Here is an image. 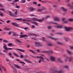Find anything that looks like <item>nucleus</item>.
Listing matches in <instances>:
<instances>
[{"label": "nucleus", "instance_id": "f257e3e1", "mask_svg": "<svg viewBox=\"0 0 73 73\" xmlns=\"http://www.w3.org/2000/svg\"><path fill=\"white\" fill-rule=\"evenodd\" d=\"M8 12H9V15H10V16H13L14 17H16V15H17V11H16L15 12L14 14H13L11 13V11H8Z\"/></svg>", "mask_w": 73, "mask_h": 73}, {"label": "nucleus", "instance_id": "f03ea898", "mask_svg": "<svg viewBox=\"0 0 73 73\" xmlns=\"http://www.w3.org/2000/svg\"><path fill=\"white\" fill-rule=\"evenodd\" d=\"M35 45L37 47H40V46H43L42 44H41L40 42H35Z\"/></svg>", "mask_w": 73, "mask_h": 73}, {"label": "nucleus", "instance_id": "7ed1b4c3", "mask_svg": "<svg viewBox=\"0 0 73 73\" xmlns=\"http://www.w3.org/2000/svg\"><path fill=\"white\" fill-rule=\"evenodd\" d=\"M33 20L34 21H39V22H42L43 20H44V18H43L42 19H38L36 18H33Z\"/></svg>", "mask_w": 73, "mask_h": 73}, {"label": "nucleus", "instance_id": "20e7f679", "mask_svg": "<svg viewBox=\"0 0 73 73\" xmlns=\"http://www.w3.org/2000/svg\"><path fill=\"white\" fill-rule=\"evenodd\" d=\"M31 57L34 58H42V61H43V60H44V58L41 56H36V57L34 56L31 55Z\"/></svg>", "mask_w": 73, "mask_h": 73}, {"label": "nucleus", "instance_id": "39448f33", "mask_svg": "<svg viewBox=\"0 0 73 73\" xmlns=\"http://www.w3.org/2000/svg\"><path fill=\"white\" fill-rule=\"evenodd\" d=\"M11 24H12L15 27H20V25H18L17 24V23H13Z\"/></svg>", "mask_w": 73, "mask_h": 73}, {"label": "nucleus", "instance_id": "423d86ee", "mask_svg": "<svg viewBox=\"0 0 73 73\" xmlns=\"http://www.w3.org/2000/svg\"><path fill=\"white\" fill-rule=\"evenodd\" d=\"M15 60H16V61H19V63H21V64H23L22 66H24V65L25 64V63L24 62L20 61V60H19V59H17Z\"/></svg>", "mask_w": 73, "mask_h": 73}, {"label": "nucleus", "instance_id": "0eeeda50", "mask_svg": "<svg viewBox=\"0 0 73 73\" xmlns=\"http://www.w3.org/2000/svg\"><path fill=\"white\" fill-rule=\"evenodd\" d=\"M24 60L25 61H26V62H28V63H29V64H32V63L31 61L25 58Z\"/></svg>", "mask_w": 73, "mask_h": 73}, {"label": "nucleus", "instance_id": "6e6552de", "mask_svg": "<svg viewBox=\"0 0 73 73\" xmlns=\"http://www.w3.org/2000/svg\"><path fill=\"white\" fill-rule=\"evenodd\" d=\"M20 38H23L24 37H27V35H21L19 36Z\"/></svg>", "mask_w": 73, "mask_h": 73}, {"label": "nucleus", "instance_id": "1a4fd4ad", "mask_svg": "<svg viewBox=\"0 0 73 73\" xmlns=\"http://www.w3.org/2000/svg\"><path fill=\"white\" fill-rule=\"evenodd\" d=\"M16 49H17V50H18V51H20L21 52H23L24 53V52H25V50H22L21 49L17 48Z\"/></svg>", "mask_w": 73, "mask_h": 73}, {"label": "nucleus", "instance_id": "9d476101", "mask_svg": "<svg viewBox=\"0 0 73 73\" xmlns=\"http://www.w3.org/2000/svg\"><path fill=\"white\" fill-rule=\"evenodd\" d=\"M15 67V68H17V69H20V66H19L16 64H14Z\"/></svg>", "mask_w": 73, "mask_h": 73}, {"label": "nucleus", "instance_id": "9b49d317", "mask_svg": "<svg viewBox=\"0 0 73 73\" xmlns=\"http://www.w3.org/2000/svg\"><path fill=\"white\" fill-rule=\"evenodd\" d=\"M50 59L52 60V61H55V58L53 56H51L50 58Z\"/></svg>", "mask_w": 73, "mask_h": 73}, {"label": "nucleus", "instance_id": "f8f14e48", "mask_svg": "<svg viewBox=\"0 0 73 73\" xmlns=\"http://www.w3.org/2000/svg\"><path fill=\"white\" fill-rule=\"evenodd\" d=\"M54 21H60V19L59 18L55 17L54 18Z\"/></svg>", "mask_w": 73, "mask_h": 73}, {"label": "nucleus", "instance_id": "ddd939ff", "mask_svg": "<svg viewBox=\"0 0 73 73\" xmlns=\"http://www.w3.org/2000/svg\"><path fill=\"white\" fill-rule=\"evenodd\" d=\"M15 40L16 41V42H19V43H20L21 44L23 43V42H22L19 39H17Z\"/></svg>", "mask_w": 73, "mask_h": 73}, {"label": "nucleus", "instance_id": "4468645a", "mask_svg": "<svg viewBox=\"0 0 73 73\" xmlns=\"http://www.w3.org/2000/svg\"><path fill=\"white\" fill-rule=\"evenodd\" d=\"M54 73H61L62 72V71H60L59 72H58V71H54L53 72Z\"/></svg>", "mask_w": 73, "mask_h": 73}, {"label": "nucleus", "instance_id": "2eb2a0df", "mask_svg": "<svg viewBox=\"0 0 73 73\" xmlns=\"http://www.w3.org/2000/svg\"><path fill=\"white\" fill-rule=\"evenodd\" d=\"M62 9L64 11V12H66V11L67 9H65V8L64 7H61Z\"/></svg>", "mask_w": 73, "mask_h": 73}, {"label": "nucleus", "instance_id": "dca6fc26", "mask_svg": "<svg viewBox=\"0 0 73 73\" xmlns=\"http://www.w3.org/2000/svg\"><path fill=\"white\" fill-rule=\"evenodd\" d=\"M35 9L33 8V7H31L29 9V10L31 11H33Z\"/></svg>", "mask_w": 73, "mask_h": 73}, {"label": "nucleus", "instance_id": "f3484780", "mask_svg": "<svg viewBox=\"0 0 73 73\" xmlns=\"http://www.w3.org/2000/svg\"><path fill=\"white\" fill-rule=\"evenodd\" d=\"M5 31H9V30H11V29L8 27V28L5 27Z\"/></svg>", "mask_w": 73, "mask_h": 73}, {"label": "nucleus", "instance_id": "a211bd4d", "mask_svg": "<svg viewBox=\"0 0 73 73\" xmlns=\"http://www.w3.org/2000/svg\"><path fill=\"white\" fill-rule=\"evenodd\" d=\"M56 28H62V26H56Z\"/></svg>", "mask_w": 73, "mask_h": 73}, {"label": "nucleus", "instance_id": "6ab92c4d", "mask_svg": "<svg viewBox=\"0 0 73 73\" xmlns=\"http://www.w3.org/2000/svg\"><path fill=\"white\" fill-rule=\"evenodd\" d=\"M3 48L5 49H6L7 50H8V48L7 47V45H5L3 46Z\"/></svg>", "mask_w": 73, "mask_h": 73}, {"label": "nucleus", "instance_id": "aec40b11", "mask_svg": "<svg viewBox=\"0 0 73 73\" xmlns=\"http://www.w3.org/2000/svg\"><path fill=\"white\" fill-rule=\"evenodd\" d=\"M33 24H35L36 26H37V25H38V23L37 22H33Z\"/></svg>", "mask_w": 73, "mask_h": 73}, {"label": "nucleus", "instance_id": "412c9836", "mask_svg": "<svg viewBox=\"0 0 73 73\" xmlns=\"http://www.w3.org/2000/svg\"><path fill=\"white\" fill-rule=\"evenodd\" d=\"M29 52H31V53H32L33 54H35V52L34 51H33V50H32L31 49H29Z\"/></svg>", "mask_w": 73, "mask_h": 73}, {"label": "nucleus", "instance_id": "4be33fe9", "mask_svg": "<svg viewBox=\"0 0 73 73\" xmlns=\"http://www.w3.org/2000/svg\"><path fill=\"white\" fill-rule=\"evenodd\" d=\"M69 60V62H71V61L73 59V57H71L69 58L68 59Z\"/></svg>", "mask_w": 73, "mask_h": 73}, {"label": "nucleus", "instance_id": "5701e85b", "mask_svg": "<svg viewBox=\"0 0 73 73\" xmlns=\"http://www.w3.org/2000/svg\"><path fill=\"white\" fill-rule=\"evenodd\" d=\"M44 9H38L37 10V12H41V11H44Z\"/></svg>", "mask_w": 73, "mask_h": 73}, {"label": "nucleus", "instance_id": "b1692460", "mask_svg": "<svg viewBox=\"0 0 73 73\" xmlns=\"http://www.w3.org/2000/svg\"><path fill=\"white\" fill-rule=\"evenodd\" d=\"M13 54L14 56H17V57H19V55H18V54H16L15 53H14Z\"/></svg>", "mask_w": 73, "mask_h": 73}, {"label": "nucleus", "instance_id": "393cba45", "mask_svg": "<svg viewBox=\"0 0 73 73\" xmlns=\"http://www.w3.org/2000/svg\"><path fill=\"white\" fill-rule=\"evenodd\" d=\"M44 60H42V59L41 58H40V59L39 60V61H38V62L39 63H41V61H44Z\"/></svg>", "mask_w": 73, "mask_h": 73}, {"label": "nucleus", "instance_id": "a878e982", "mask_svg": "<svg viewBox=\"0 0 73 73\" xmlns=\"http://www.w3.org/2000/svg\"><path fill=\"white\" fill-rule=\"evenodd\" d=\"M25 2H26L25 0H23L21 1V3H25Z\"/></svg>", "mask_w": 73, "mask_h": 73}, {"label": "nucleus", "instance_id": "bb28decb", "mask_svg": "<svg viewBox=\"0 0 73 73\" xmlns=\"http://www.w3.org/2000/svg\"><path fill=\"white\" fill-rule=\"evenodd\" d=\"M67 52L69 54H72V53L69 50H67Z\"/></svg>", "mask_w": 73, "mask_h": 73}, {"label": "nucleus", "instance_id": "cd10ccee", "mask_svg": "<svg viewBox=\"0 0 73 73\" xmlns=\"http://www.w3.org/2000/svg\"><path fill=\"white\" fill-rule=\"evenodd\" d=\"M64 40L66 41H67V42H68V40H69V39L67 38H64Z\"/></svg>", "mask_w": 73, "mask_h": 73}, {"label": "nucleus", "instance_id": "c85d7f7f", "mask_svg": "<svg viewBox=\"0 0 73 73\" xmlns=\"http://www.w3.org/2000/svg\"><path fill=\"white\" fill-rule=\"evenodd\" d=\"M16 20H18L19 21H21V20H22V19H16Z\"/></svg>", "mask_w": 73, "mask_h": 73}, {"label": "nucleus", "instance_id": "c756f323", "mask_svg": "<svg viewBox=\"0 0 73 73\" xmlns=\"http://www.w3.org/2000/svg\"><path fill=\"white\" fill-rule=\"evenodd\" d=\"M68 21H73V19H68Z\"/></svg>", "mask_w": 73, "mask_h": 73}, {"label": "nucleus", "instance_id": "7c9ffc66", "mask_svg": "<svg viewBox=\"0 0 73 73\" xmlns=\"http://www.w3.org/2000/svg\"><path fill=\"white\" fill-rule=\"evenodd\" d=\"M46 53H53V52L52 51H46Z\"/></svg>", "mask_w": 73, "mask_h": 73}, {"label": "nucleus", "instance_id": "2f4dec72", "mask_svg": "<svg viewBox=\"0 0 73 73\" xmlns=\"http://www.w3.org/2000/svg\"><path fill=\"white\" fill-rule=\"evenodd\" d=\"M8 46H12V43H9L8 44Z\"/></svg>", "mask_w": 73, "mask_h": 73}, {"label": "nucleus", "instance_id": "473e14b6", "mask_svg": "<svg viewBox=\"0 0 73 73\" xmlns=\"http://www.w3.org/2000/svg\"><path fill=\"white\" fill-rule=\"evenodd\" d=\"M13 48H7V50H12V49H13Z\"/></svg>", "mask_w": 73, "mask_h": 73}, {"label": "nucleus", "instance_id": "72a5a7b5", "mask_svg": "<svg viewBox=\"0 0 73 73\" xmlns=\"http://www.w3.org/2000/svg\"><path fill=\"white\" fill-rule=\"evenodd\" d=\"M8 54H9V56H10V57H12V53H11L9 52Z\"/></svg>", "mask_w": 73, "mask_h": 73}, {"label": "nucleus", "instance_id": "f704fd0d", "mask_svg": "<svg viewBox=\"0 0 73 73\" xmlns=\"http://www.w3.org/2000/svg\"><path fill=\"white\" fill-rule=\"evenodd\" d=\"M58 61H60V62H62V61L61 60V59L59 58H58Z\"/></svg>", "mask_w": 73, "mask_h": 73}, {"label": "nucleus", "instance_id": "c9c22d12", "mask_svg": "<svg viewBox=\"0 0 73 73\" xmlns=\"http://www.w3.org/2000/svg\"><path fill=\"white\" fill-rule=\"evenodd\" d=\"M33 4H34L35 5H37V3L36 2H34L33 3Z\"/></svg>", "mask_w": 73, "mask_h": 73}, {"label": "nucleus", "instance_id": "e433bc0d", "mask_svg": "<svg viewBox=\"0 0 73 73\" xmlns=\"http://www.w3.org/2000/svg\"><path fill=\"white\" fill-rule=\"evenodd\" d=\"M34 35V36H37V35L35 34H33L32 33H31L30 34V35Z\"/></svg>", "mask_w": 73, "mask_h": 73}, {"label": "nucleus", "instance_id": "4c0bfd02", "mask_svg": "<svg viewBox=\"0 0 73 73\" xmlns=\"http://www.w3.org/2000/svg\"><path fill=\"white\" fill-rule=\"evenodd\" d=\"M19 1V0H15L13 2L14 3H16L17 1Z\"/></svg>", "mask_w": 73, "mask_h": 73}, {"label": "nucleus", "instance_id": "58836bf2", "mask_svg": "<svg viewBox=\"0 0 73 73\" xmlns=\"http://www.w3.org/2000/svg\"><path fill=\"white\" fill-rule=\"evenodd\" d=\"M2 69H4V71L5 72H6V69H5V68H4V67H3V66H2Z\"/></svg>", "mask_w": 73, "mask_h": 73}, {"label": "nucleus", "instance_id": "ea45409f", "mask_svg": "<svg viewBox=\"0 0 73 73\" xmlns=\"http://www.w3.org/2000/svg\"><path fill=\"white\" fill-rule=\"evenodd\" d=\"M48 46H53V44H48Z\"/></svg>", "mask_w": 73, "mask_h": 73}, {"label": "nucleus", "instance_id": "a19ab883", "mask_svg": "<svg viewBox=\"0 0 73 73\" xmlns=\"http://www.w3.org/2000/svg\"><path fill=\"white\" fill-rule=\"evenodd\" d=\"M63 23H64V24H68V22L66 21L65 22H64Z\"/></svg>", "mask_w": 73, "mask_h": 73}, {"label": "nucleus", "instance_id": "79ce46f5", "mask_svg": "<svg viewBox=\"0 0 73 73\" xmlns=\"http://www.w3.org/2000/svg\"><path fill=\"white\" fill-rule=\"evenodd\" d=\"M16 8H20V6H17L16 7Z\"/></svg>", "mask_w": 73, "mask_h": 73}, {"label": "nucleus", "instance_id": "37998d69", "mask_svg": "<svg viewBox=\"0 0 73 73\" xmlns=\"http://www.w3.org/2000/svg\"><path fill=\"white\" fill-rule=\"evenodd\" d=\"M3 41L5 42H8V41L6 40H3Z\"/></svg>", "mask_w": 73, "mask_h": 73}, {"label": "nucleus", "instance_id": "c03bdc74", "mask_svg": "<svg viewBox=\"0 0 73 73\" xmlns=\"http://www.w3.org/2000/svg\"><path fill=\"white\" fill-rule=\"evenodd\" d=\"M20 58H23V57H24V56H23V55H21L20 56Z\"/></svg>", "mask_w": 73, "mask_h": 73}, {"label": "nucleus", "instance_id": "a18cd8bd", "mask_svg": "<svg viewBox=\"0 0 73 73\" xmlns=\"http://www.w3.org/2000/svg\"><path fill=\"white\" fill-rule=\"evenodd\" d=\"M36 52L37 53H40V50L39 49H38L36 50Z\"/></svg>", "mask_w": 73, "mask_h": 73}, {"label": "nucleus", "instance_id": "49530a36", "mask_svg": "<svg viewBox=\"0 0 73 73\" xmlns=\"http://www.w3.org/2000/svg\"><path fill=\"white\" fill-rule=\"evenodd\" d=\"M31 27L32 28H35V26L34 25H32Z\"/></svg>", "mask_w": 73, "mask_h": 73}, {"label": "nucleus", "instance_id": "de8ad7c7", "mask_svg": "<svg viewBox=\"0 0 73 73\" xmlns=\"http://www.w3.org/2000/svg\"><path fill=\"white\" fill-rule=\"evenodd\" d=\"M51 39H54V40H57V38H52V37H50Z\"/></svg>", "mask_w": 73, "mask_h": 73}, {"label": "nucleus", "instance_id": "09e8293b", "mask_svg": "<svg viewBox=\"0 0 73 73\" xmlns=\"http://www.w3.org/2000/svg\"><path fill=\"white\" fill-rule=\"evenodd\" d=\"M7 49H5L4 50H3V52H7Z\"/></svg>", "mask_w": 73, "mask_h": 73}, {"label": "nucleus", "instance_id": "8fccbe9b", "mask_svg": "<svg viewBox=\"0 0 73 73\" xmlns=\"http://www.w3.org/2000/svg\"><path fill=\"white\" fill-rule=\"evenodd\" d=\"M1 11H4V9H0Z\"/></svg>", "mask_w": 73, "mask_h": 73}, {"label": "nucleus", "instance_id": "3c124183", "mask_svg": "<svg viewBox=\"0 0 73 73\" xmlns=\"http://www.w3.org/2000/svg\"><path fill=\"white\" fill-rule=\"evenodd\" d=\"M37 6H38V7H41V4H38L37 5Z\"/></svg>", "mask_w": 73, "mask_h": 73}, {"label": "nucleus", "instance_id": "603ef678", "mask_svg": "<svg viewBox=\"0 0 73 73\" xmlns=\"http://www.w3.org/2000/svg\"><path fill=\"white\" fill-rule=\"evenodd\" d=\"M66 18H63L62 19V21H65V20H66Z\"/></svg>", "mask_w": 73, "mask_h": 73}, {"label": "nucleus", "instance_id": "864d4df0", "mask_svg": "<svg viewBox=\"0 0 73 73\" xmlns=\"http://www.w3.org/2000/svg\"><path fill=\"white\" fill-rule=\"evenodd\" d=\"M8 12H9L8 11H4V12H5V13H7V14H8Z\"/></svg>", "mask_w": 73, "mask_h": 73}, {"label": "nucleus", "instance_id": "5fc2aeb1", "mask_svg": "<svg viewBox=\"0 0 73 73\" xmlns=\"http://www.w3.org/2000/svg\"><path fill=\"white\" fill-rule=\"evenodd\" d=\"M0 15H1V16H3V13H1L0 14Z\"/></svg>", "mask_w": 73, "mask_h": 73}, {"label": "nucleus", "instance_id": "6e6d98bb", "mask_svg": "<svg viewBox=\"0 0 73 73\" xmlns=\"http://www.w3.org/2000/svg\"><path fill=\"white\" fill-rule=\"evenodd\" d=\"M8 35H11V32L10 31V32H9L8 33Z\"/></svg>", "mask_w": 73, "mask_h": 73}, {"label": "nucleus", "instance_id": "4d7b16f0", "mask_svg": "<svg viewBox=\"0 0 73 73\" xmlns=\"http://www.w3.org/2000/svg\"><path fill=\"white\" fill-rule=\"evenodd\" d=\"M0 7H3V5L2 4L0 3Z\"/></svg>", "mask_w": 73, "mask_h": 73}, {"label": "nucleus", "instance_id": "13d9d810", "mask_svg": "<svg viewBox=\"0 0 73 73\" xmlns=\"http://www.w3.org/2000/svg\"><path fill=\"white\" fill-rule=\"evenodd\" d=\"M51 27L50 26H49L48 27V29H51Z\"/></svg>", "mask_w": 73, "mask_h": 73}, {"label": "nucleus", "instance_id": "bf43d9fd", "mask_svg": "<svg viewBox=\"0 0 73 73\" xmlns=\"http://www.w3.org/2000/svg\"><path fill=\"white\" fill-rule=\"evenodd\" d=\"M51 23H52L53 24H56V25H58V24H57V23H53V22H52Z\"/></svg>", "mask_w": 73, "mask_h": 73}, {"label": "nucleus", "instance_id": "052dcab7", "mask_svg": "<svg viewBox=\"0 0 73 73\" xmlns=\"http://www.w3.org/2000/svg\"><path fill=\"white\" fill-rule=\"evenodd\" d=\"M49 17H50V16H47L46 17V19H48V18H49Z\"/></svg>", "mask_w": 73, "mask_h": 73}, {"label": "nucleus", "instance_id": "680f3d73", "mask_svg": "<svg viewBox=\"0 0 73 73\" xmlns=\"http://www.w3.org/2000/svg\"><path fill=\"white\" fill-rule=\"evenodd\" d=\"M10 22V21L9 20H8L7 22V23H9Z\"/></svg>", "mask_w": 73, "mask_h": 73}, {"label": "nucleus", "instance_id": "e2e57ef3", "mask_svg": "<svg viewBox=\"0 0 73 73\" xmlns=\"http://www.w3.org/2000/svg\"><path fill=\"white\" fill-rule=\"evenodd\" d=\"M70 48L71 49H73V46H70Z\"/></svg>", "mask_w": 73, "mask_h": 73}, {"label": "nucleus", "instance_id": "0e129e2a", "mask_svg": "<svg viewBox=\"0 0 73 73\" xmlns=\"http://www.w3.org/2000/svg\"><path fill=\"white\" fill-rule=\"evenodd\" d=\"M40 55H41L42 56H44V54H40Z\"/></svg>", "mask_w": 73, "mask_h": 73}, {"label": "nucleus", "instance_id": "69168bd1", "mask_svg": "<svg viewBox=\"0 0 73 73\" xmlns=\"http://www.w3.org/2000/svg\"><path fill=\"white\" fill-rule=\"evenodd\" d=\"M0 21H2V22H3V23H4V21L3 20L1 19H0Z\"/></svg>", "mask_w": 73, "mask_h": 73}, {"label": "nucleus", "instance_id": "338daca9", "mask_svg": "<svg viewBox=\"0 0 73 73\" xmlns=\"http://www.w3.org/2000/svg\"><path fill=\"white\" fill-rule=\"evenodd\" d=\"M65 68H68V66H65Z\"/></svg>", "mask_w": 73, "mask_h": 73}, {"label": "nucleus", "instance_id": "774afa93", "mask_svg": "<svg viewBox=\"0 0 73 73\" xmlns=\"http://www.w3.org/2000/svg\"><path fill=\"white\" fill-rule=\"evenodd\" d=\"M58 44H61V43L60 42H58Z\"/></svg>", "mask_w": 73, "mask_h": 73}]
</instances>
